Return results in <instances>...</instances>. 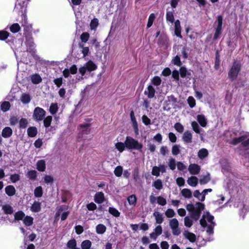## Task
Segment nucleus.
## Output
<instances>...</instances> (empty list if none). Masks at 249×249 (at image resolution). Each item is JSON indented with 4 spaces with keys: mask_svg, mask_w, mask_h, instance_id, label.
Listing matches in <instances>:
<instances>
[{
    "mask_svg": "<svg viewBox=\"0 0 249 249\" xmlns=\"http://www.w3.org/2000/svg\"><path fill=\"white\" fill-rule=\"evenodd\" d=\"M125 145V147L128 149H136L142 151V144L131 137H126Z\"/></svg>",
    "mask_w": 249,
    "mask_h": 249,
    "instance_id": "obj_1",
    "label": "nucleus"
},
{
    "mask_svg": "<svg viewBox=\"0 0 249 249\" xmlns=\"http://www.w3.org/2000/svg\"><path fill=\"white\" fill-rule=\"evenodd\" d=\"M241 68V65L239 61H234L232 67L229 72V77L232 80H235L239 73Z\"/></svg>",
    "mask_w": 249,
    "mask_h": 249,
    "instance_id": "obj_2",
    "label": "nucleus"
},
{
    "mask_svg": "<svg viewBox=\"0 0 249 249\" xmlns=\"http://www.w3.org/2000/svg\"><path fill=\"white\" fill-rule=\"evenodd\" d=\"M46 115V111L40 107H36L33 112V118L36 122L43 120Z\"/></svg>",
    "mask_w": 249,
    "mask_h": 249,
    "instance_id": "obj_3",
    "label": "nucleus"
},
{
    "mask_svg": "<svg viewBox=\"0 0 249 249\" xmlns=\"http://www.w3.org/2000/svg\"><path fill=\"white\" fill-rule=\"evenodd\" d=\"M196 209L190 214V217L195 221L198 220L202 211L204 209V205L200 202H196Z\"/></svg>",
    "mask_w": 249,
    "mask_h": 249,
    "instance_id": "obj_4",
    "label": "nucleus"
},
{
    "mask_svg": "<svg viewBox=\"0 0 249 249\" xmlns=\"http://www.w3.org/2000/svg\"><path fill=\"white\" fill-rule=\"evenodd\" d=\"M167 100H165L163 104V109L164 110L169 111L171 109V107L170 106V102H173L175 104L178 102L177 98H176L173 95L168 96L167 97Z\"/></svg>",
    "mask_w": 249,
    "mask_h": 249,
    "instance_id": "obj_5",
    "label": "nucleus"
},
{
    "mask_svg": "<svg viewBox=\"0 0 249 249\" xmlns=\"http://www.w3.org/2000/svg\"><path fill=\"white\" fill-rule=\"evenodd\" d=\"M220 163L221 166L222 172L224 173H227L231 171V167L230 163L226 159L221 160Z\"/></svg>",
    "mask_w": 249,
    "mask_h": 249,
    "instance_id": "obj_6",
    "label": "nucleus"
},
{
    "mask_svg": "<svg viewBox=\"0 0 249 249\" xmlns=\"http://www.w3.org/2000/svg\"><path fill=\"white\" fill-rule=\"evenodd\" d=\"M90 124H80L78 127L80 128V132L82 135L89 134L90 132Z\"/></svg>",
    "mask_w": 249,
    "mask_h": 249,
    "instance_id": "obj_7",
    "label": "nucleus"
},
{
    "mask_svg": "<svg viewBox=\"0 0 249 249\" xmlns=\"http://www.w3.org/2000/svg\"><path fill=\"white\" fill-rule=\"evenodd\" d=\"M188 170L191 174L197 175L200 170V167L196 164H191L189 166Z\"/></svg>",
    "mask_w": 249,
    "mask_h": 249,
    "instance_id": "obj_8",
    "label": "nucleus"
},
{
    "mask_svg": "<svg viewBox=\"0 0 249 249\" xmlns=\"http://www.w3.org/2000/svg\"><path fill=\"white\" fill-rule=\"evenodd\" d=\"M247 138L248 135L245 134L239 137L233 138L232 140L230 142V143L233 145H236L240 142L242 143V141L245 140Z\"/></svg>",
    "mask_w": 249,
    "mask_h": 249,
    "instance_id": "obj_9",
    "label": "nucleus"
},
{
    "mask_svg": "<svg viewBox=\"0 0 249 249\" xmlns=\"http://www.w3.org/2000/svg\"><path fill=\"white\" fill-rule=\"evenodd\" d=\"M182 139L186 143H191L192 142V135L190 131H185L182 135Z\"/></svg>",
    "mask_w": 249,
    "mask_h": 249,
    "instance_id": "obj_10",
    "label": "nucleus"
},
{
    "mask_svg": "<svg viewBox=\"0 0 249 249\" xmlns=\"http://www.w3.org/2000/svg\"><path fill=\"white\" fill-rule=\"evenodd\" d=\"M155 89L153 88V87L151 85H149L147 88V90L144 91V94L147 95V97L149 98H152L154 97L155 94Z\"/></svg>",
    "mask_w": 249,
    "mask_h": 249,
    "instance_id": "obj_11",
    "label": "nucleus"
},
{
    "mask_svg": "<svg viewBox=\"0 0 249 249\" xmlns=\"http://www.w3.org/2000/svg\"><path fill=\"white\" fill-rule=\"evenodd\" d=\"M13 134L12 129L8 126L4 127L1 132V136L4 138L10 137Z\"/></svg>",
    "mask_w": 249,
    "mask_h": 249,
    "instance_id": "obj_12",
    "label": "nucleus"
},
{
    "mask_svg": "<svg viewBox=\"0 0 249 249\" xmlns=\"http://www.w3.org/2000/svg\"><path fill=\"white\" fill-rule=\"evenodd\" d=\"M175 35L179 38H182L181 35V26L180 21L178 19H177L175 22Z\"/></svg>",
    "mask_w": 249,
    "mask_h": 249,
    "instance_id": "obj_13",
    "label": "nucleus"
},
{
    "mask_svg": "<svg viewBox=\"0 0 249 249\" xmlns=\"http://www.w3.org/2000/svg\"><path fill=\"white\" fill-rule=\"evenodd\" d=\"M183 234L184 236L191 242H194L196 240V235L188 231H185Z\"/></svg>",
    "mask_w": 249,
    "mask_h": 249,
    "instance_id": "obj_14",
    "label": "nucleus"
},
{
    "mask_svg": "<svg viewBox=\"0 0 249 249\" xmlns=\"http://www.w3.org/2000/svg\"><path fill=\"white\" fill-rule=\"evenodd\" d=\"M104 195L102 192L97 193L94 196V201L96 203L100 204L104 200Z\"/></svg>",
    "mask_w": 249,
    "mask_h": 249,
    "instance_id": "obj_15",
    "label": "nucleus"
},
{
    "mask_svg": "<svg viewBox=\"0 0 249 249\" xmlns=\"http://www.w3.org/2000/svg\"><path fill=\"white\" fill-rule=\"evenodd\" d=\"M36 169L40 172H43L46 169L45 161L43 160H40L37 161L36 163Z\"/></svg>",
    "mask_w": 249,
    "mask_h": 249,
    "instance_id": "obj_16",
    "label": "nucleus"
},
{
    "mask_svg": "<svg viewBox=\"0 0 249 249\" xmlns=\"http://www.w3.org/2000/svg\"><path fill=\"white\" fill-rule=\"evenodd\" d=\"M6 194L9 196H14L16 193V189L13 185H8L5 188Z\"/></svg>",
    "mask_w": 249,
    "mask_h": 249,
    "instance_id": "obj_17",
    "label": "nucleus"
},
{
    "mask_svg": "<svg viewBox=\"0 0 249 249\" xmlns=\"http://www.w3.org/2000/svg\"><path fill=\"white\" fill-rule=\"evenodd\" d=\"M27 134L30 137H35L37 134V129L35 126H30L27 129Z\"/></svg>",
    "mask_w": 249,
    "mask_h": 249,
    "instance_id": "obj_18",
    "label": "nucleus"
},
{
    "mask_svg": "<svg viewBox=\"0 0 249 249\" xmlns=\"http://www.w3.org/2000/svg\"><path fill=\"white\" fill-rule=\"evenodd\" d=\"M32 82L34 84H38L42 81L41 76L37 73H35L31 76Z\"/></svg>",
    "mask_w": 249,
    "mask_h": 249,
    "instance_id": "obj_19",
    "label": "nucleus"
},
{
    "mask_svg": "<svg viewBox=\"0 0 249 249\" xmlns=\"http://www.w3.org/2000/svg\"><path fill=\"white\" fill-rule=\"evenodd\" d=\"M153 216L155 217L156 222L157 224H161L163 221V217L162 214L159 212H155L153 213Z\"/></svg>",
    "mask_w": 249,
    "mask_h": 249,
    "instance_id": "obj_20",
    "label": "nucleus"
},
{
    "mask_svg": "<svg viewBox=\"0 0 249 249\" xmlns=\"http://www.w3.org/2000/svg\"><path fill=\"white\" fill-rule=\"evenodd\" d=\"M31 97L29 94L23 93L20 97V100L24 104H27L31 101Z\"/></svg>",
    "mask_w": 249,
    "mask_h": 249,
    "instance_id": "obj_21",
    "label": "nucleus"
},
{
    "mask_svg": "<svg viewBox=\"0 0 249 249\" xmlns=\"http://www.w3.org/2000/svg\"><path fill=\"white\" fill-rule=\"evenodd\" d=\"M31 210L35 213L39 212L41 210V203L35 201L31 207Z\"/></svg>",
    "mask_w": 249,
    "mask_h": 249,
    "instance_id": "obj_22",
    "label": "nucleus"
},
{
    "mask_svg": "<svg viewBox=\"0 0 249 249\" xmlns=\"http://www.w3.org/2000/svg\"><path fill=\"white\" fill-rule=\"evenodd\" d=\"M208 155V151L205 148H202L199 150L197 153L198 158L203 160L206 158Z\"/></svg>",
    "mask_w": 249,
    "mask_h": 249,
    "instance_id": "obj_23",
    "label": "nucleus"
},
{
    "mask_svg": "<svg viewBox=\"0 0 249 249\" xmlns=\"http://www.w3.org/2000/svg\"><path fill=\"white\" fill-rule=\"evenodd\" d=\"M187 183L189 185L195 187L198 183V178L195 176H192L187 179Z\"/></svg>",
    "mask_w": 249,
    "mask_h": 249,
    "instance_id": "obj_24",
    "label": "nucleus"
},
{
    "mask_svg": "<svg viewBox=\"0 0 249 249\" xmlns=\"http://www.w3.org/2000/svg\"><path fill=\"white\" fill-rule=\"evenodd\" d=\"M197 120L201 126H206L207 124V121L204 115H198L197 116Z\"/></svg>",
    "mask_w": 249,
    "mask_h": 249,
    "instance_id": "obj_25",
    "label": "nucleus"
},
{
    "mask_svg": "<svg viewBox=\"0 0 249 249\" xmlns=\"http://www.w3.org/2000/svg\"><path fill=\"white\" fill-rule=\"evenodd\" d=\"M180 76L182 78L191 75V72L188 71L185 67H181L180 68Z\"/></svg>",
    "mask_w": 249,
    "mask_h": 249,
    "instance_id": "obj_26",
    "label": "nucleus"
},
{
    "mask_svg": "<svg viewBox=\"0 0 249 249\" xmlns=\"http://www.w3.org/2000/svg\"><path fill=\"white\" fill-rule=\"evenodd\" d=\"M85 66L89 71H94L97 68L96 65L91 61H88Z\"/></svg>",
    "mask_w": 249,
    "mask_h": 249,
    "instance_id": "obj_27",
    "label": "nucleus"
},
{
    "mask_svg": "<svg viewBox=\"0 0 249 249\" xmlns=\"http://www.w3.org/2000/svg\"><path fill=\"white\" fill-rule=\"evenodd\" d=\"M2 209L5 214H12L14 213V210L12 206L9 205H5L2 206Z\"/></svg>",
    "mask_w": 249,
    "mask_h": 249,
    "instance_id": "obj_28",
    "label": "nucleus"
},
{
    "mask_svg": "<svg viewBox=\"0 0 249 249\" xmlns=\"http://www.w3.org/2000/svg\"><path fill=\"white\" fill-rule=\"evenodd\" d=\"M181 195L185 198H190L192 196V192L190 189H183L181 191Z\"/></svg>",
    "mask_w": 249,
    "mask_h": 249,
    "instance_id": "obj_29",
    "label": "nucleus"
},
{
    "mask_svg": "<svg viewBox=\"0 0 249 249\" xmlns=\"http://www.w3.org/2000/svg\"><path fill=\"white\" fill-rule=\"evenodd\" d=\"M210 180V174L207 173V175L201 176L199 179V183L200 184H205L208 183Z\"/></svg>",
    "mask_w": 249,
    "mask_h": 249,
    "instance_id": "obj_30",
    "label": "nucleus"
},
{
    "mask_svg": "<svg viewBox=\"0 0 249 249\" xmlns=\"http://www.w3.org/2000/svg\"><path fill=\"white\" fill-rule=\"evenodd\" d=\"M27 177L31 180H36L37 177L36 171L35 170H30L28 171L27 174Z\"/></svg>",
    "mask_w": 249,
    "mask_h": 249,
    "instance_id": "obj_31",
    "label": "nucleus"
},
{
    "mask_svg": "<svg viewBox=\"0 0 249 249\" xmlns=\"http://www.w3.org/2000/svg\"><path fill=\"white\" fill-rule=\"evenodd\" d=\"M91 246V242L89 240L83 241L81 244V247L82 249H89Z\"/></svg>",
    "mask_w": 249,
    "mask_h": 249,
    "instance_id": "obj_32",
    "label": "nucleus"
},
{
    "mask_svg": "<svg viewBox=\"0 0 249 249\" xmlns=\"http://www.w3.org/2000/svg\"><path fill=\"white\" fill-rule=\"evenodd\" d=\"M10 107L11 105L9 102L4 101L2 103L0 108L3 112H6L10 109Z\"/></svg>",
    "mask_w": 249,
    "mask_h": 249,
    "instance_id": "obj_33",
    "label": "nucleus"
},
{
    "mask_svg": "<svg viewBox=\"0 0 249 249\" xmlns=\"http://www.w3.org/2000/svg\"><path fill=\"white\" fill-rule=\"evenodd\" d=\"M24 224L27 226H30L33 224V218L31 216H26L23 219Z\"/></svg>",
    "mask_w": 249,
    "mask_h": 249,
    "instance_id": "obj_34",
    "label": "nucleus"
},
{
    "mask_svg": "<svg viewBox=\"0 0 249 249\" xmlns=\"http://www.w3.org/2000/svg\"><path fill=\"white\" fill-rule=\"evenodd\" d=\"M25 217V213L22 211H19L14 214L15 220H22Z\"/></svg>",
    "mask_w": 249,
    "mask_h": 249,
    "instance_id": "obj_35",
    "label": "nucleus"
},
{
    "mask_svg": "<svg viewBox=\"0 0 249 249\" xmlns=\"http://www.w3.org/2000/svg\"><path fill=\"white\" fill-rule=\"evenodd\" d=\"M152 186L158 190H161L163 187L162 181L160 179H158L155 181L153 183Z\"/></svg>",
    "mask_w": 249,
    "mask_h": 249,
    "instance_id": "obj_36",
    "label": "nucleus"
},
{
    "mask_svg": "<svg viewBox=\"0 0 249 249\" xmlns=\"http://www.w3.org/2000/svg\"><path fill=\"white\" fill-rule=\"evenodd\" d=\"M96 232L98 234L104 233L106 230V227L103 224H98L96 228Z\"/></svg>",
    "mask_w": 249,
    "mask_h": 249,
    "instance_id": "obj_37",
    "label": "nucleus"
},
{
    "mask_svg": "<svg viewBox=\"0 0 249 249\" xmlns=\"http://www.w3.org/2000/svg\"><path fill=\"white\" fill-rule=\"evenodd\" d=\"M43 194L42 188L41 186L37 187L34 190L35 196L36 197H40L42 196Z\"/></svg>",
    "mask_w": 249,
    "mask_h": 249,
    "instance_id": "obj_38",
    "label": "nucleus"
},
{
    "mask_svg": "<svg viewBox=\"0 0 249 249\" xmlns=\"http://www.w3.org/2000/svg\"><path fill=\"white\" fill-rule=\"evenodd\" d=\"M174 11L172 12L167 11L166 13V18L167 21L173 23L174 22Z\"/></svg>",
    "mask_w": 249,
    "mask_h": 249,
    "instance_id": "obj_39",
    "label": "nucleus"
},
{
    "mask_svg": "<svg viewBox=\"0 0 249 249\" xmlns=\"http://www.w3.org/2000/svg\"><path fill=\"white\" fill-rule=\"evenodd\" d=\"M52 118L53 117L51 116H48L47 117L44 118L43 119V124L45 127L47 128L50 126L52 121Z\"/></svg>",
    "mask_w": 249,
    "mask_h": 249,
    "instance_id": "obj_40",
    "label": "nucleus"
},
{
    "mask_svg": "<svg viewBox=\"0 0 249 249\" xmlns=\"http://www.w3.org/2000/svg\"><path fill=\"white\" fill-rule=\"evenodd\" d=\"M131 121L132 124V126L134 128L135 133L136 135L139 134V128H138V125L136 121V118L133 119H131Z\"/></svg>",
    "mask_w": 249,
    "mask_h": 249,
    "instance_id": "obj_41",
    "label": "nucleus"
},
{
    "mask_svg": "<svg viewBox=\"0 0 249 249\" xmlns=\"http://www.w3.org/2000/svg\"><path fill=\"white\" fill-rule=\"evenodd\" d=\"M76 241L75 239H72L69 240L67 244V246L68 248L71 249H73L76 247Z\"/></svg>",
    "mask_w": 249,
    "mask_h": 249,
    "instance_id": "obj_42",
    "label": "nucleus"
},
{
    "mask_svg": "<svg viewBox=\"0 0 249 249\" xmlns=\"http://www.w3.org/2000/svg\"><path fill=\"white\" fill-rule=\"evenodd\" d=\"M20 29V27L18 23H14L10 28V31L13 33H18Z\"/></svg>",
    "mask_w": 249,
    "mask_h": 249,
    "instance_id": "obj_43",
    "label": "nucleus"
},
{
    "mask_svg": "<svg viewBox=\"0 0 249 249\" xmlns=\"http://www.w3.org/2000/svg\"><path fill=\"white\" fill-rule=\"evenodd\" d=\"M123 167L121 166H117L114 171L115 175L117 177H120L123 173Z\"/></svg>",
    "mask_w": 249,
    "mask_h": 249,
    "instance_id": "obj_44",
    "label": "nucleus"
},
{
    "mask_svg": "<svg viewBox=\"0 0 249 249\" xmlns=\"http://www.w3.org/2000/svg\"><path fill=\"white\" fill-rule=\"evenodd\" d=\"M108 212L115 217H119L120 215V213L113 207H109L108 209Z\"/></svg>",
    "mask_w": 249,
    "mask_h": 249,
    "instance_id": "obj_45",
    "label": "nucleus"
},
{
    "mask_svg": "<svg viewBox=\"0 0 249 249\" xmlns=\"http://www.w3.org/2000/svg\"><path fill=\"white\" fill-rule=\"evenodd\" d=\"M127 200L130 205L135 206L136 203L137 198L135 195H132L128 197Z\"/></svg>",
    "mask_w": 249,
    "mask_h": 249,
    "instance_id": "obj_46",
    "label": "nucleus"
},
{
    "mask_svg": "<svg viewBox=\"0 0 249 249\" xmlns=\"http://www.w3.org/2000/svg\"><path fill=\"white\" fill-rule=\"evenodd\" d=\"M180 146L179 145L175 144L172 146V153L174 155H178L180 152V150L179 149Z\"/></svg>",
    "mask_w": 249,
    "mask_h": 249,
    "instance_id": "obj_47",
    "label": "nucleus"
},
{
    "mask_svg": "<svg viewBox=\"0 0 249 249\" xmlns=\"http://www.w3.org/2000/svg\"><path fill=\"white\" fill-rule=\"evenodd\" d=\"M57 110L58 107L56 104H52L51 105L49 111L52 114H55L57 112Z\"/></svg>",
    "mask_w": 249,
    "mask_h": 249,
    "instance_id": "obj_48",
    "label": "nucleus"
},
{
    "mask_svg": "<svg viewBox=\"0 0 249 249\" xmlns=\"http://www.w3.org/2000/svg\"><path fill=\"white\" fill-rule=\"evenodd\" d=\"M125 146V142H118L116 143L115 147L120 152H122L124 150Z\"/></svg>",
    "mask_w": 249,
    "mask_h": 249,
    "instance_id": "obj_49",
    "label": "nucleus"
},
{
    "mask_svg": "<svg viewBox=\"0 0 249 249\" xmlns=\"http://www.w3.org/2000/svg\"><path fill=\"white\" fill-rule=\"evenodd\" d=\"M28 125V121L25 118H22L20 120L19 126L21 128H25Z\"/></svg>",
    "mask_w": 249,
    "mask_h": 249,
    "instance_id": "obj_50",
    "label": "nucleus"
},
{
    "mask_svg": "<svg viewBox=\"0 0 249 249\" xmlns=\"http://www.w3.org/2000/svg\"><path fill=\"white\" fill-rule=\"evenodd\" d=\"M184 225L187 227H191L193 225V221L191 220V217L189 216L185 217L184 219Z\"/></svg>",
    "mask_w": 249,
    "mask_h": 249,
    "instance_id": "obj_51",
    "label": "nucleus"
},
{
    "mask_svg": "<svg viewBox=\"0 0 249 249\" xmlns=\"http://www.w3.org/2000/svg\"><path fill=\"white\" fill-rule=\"evenodd\" d=\"M179 223L177 219L173 218L169 221V226L171 228L178 227Z\"/></svg>",
    "mask_w": 249,
    "mask_h": 249,
    "instance_id": "obj_52",
    "label": "nucleus"
},
{
    "mask_svg": "<svg viewBox=\"0 0 249 249\" xmlns=\"http://www.w3.org/2000/svg\"><path fill=\"white\" fill-rule=\"evenodd\" d=\"M155 18V16L154 14H151L148 18V21L147 24V28H150L153 24V21Z\"/></svg>",
    "mask_w": 249,
    "mask_h": 249,
    "instance_id": "obj_53",
    "label": "nucleus"
},
{
    "mask_svg": "<svg viewBox=\"0 0 249 249\" xmlns=\"http://www.w3.org/2000/svg\"><path fill=\"white\" fill-rule=\"evenodd\" d=\"M44 182L47 184H52L54 181V179L53 177L50 175H45L44 177Z\"/></svg>",
    "mask_w": 249,
    "mask_h": 249,
    "instance_id": "obj_54",
    "label": "nucleus"
},
{
    "mask_svg": "<svg viewBox=\"0 0 249 249\" xmlns=\"http://www.w3.org/2000/svg\"><path fill=\"white\" fill-rule=\"evenodd\" d=\"M165 214L167 217L170 218L174 217L176 213L173 209H168L165 212Z\"/></svg>",
    "mask_w": 249,
    "mask_h": 249,
    "instance_id": "obj_55",
    "label": "nucleus"
},
{
    "mask_svg": "<svg viewBox=\"0 0 249 249\" xmlns=\"http://www.w3.org/2000/svg\"><path fill=\"white\" fill-rule=\"evenodd\" d=\"M174 127L179 133H182L183 131V126L179 123H176L174 125Z\"/></svg>",
    "mask_w": 249,
    "mask_h": 249,
    "instance_id": "obj_56",
    "label": "nucleus"
},
{
    "mask_svg": "<svg viewBox=\"0 0 249 249\" xmlns=\"http://www.w3.org/2000/svg\"><path fill=\"white\" fill-rule=\"evenodd\" d=\"M168 166L170 167V169L172 170H174L176 168V161L173 158H171L169 160L168 162Z\"/></svg>",
    "mask_w": 249,
    "mask_h": 249,
    "instance_id": "obj_57",
    "label": "nucleus"
},
{
    "mask_svg": "<svg viewBox=\"0 0 249 249\" xmlns=\"http://www.w3.org/2000/svg\"><path fill=\"white\" fill-rule=\"evenodd\" d=\"M9 33L5 31H0V40H4L9 36Z\"/></svg>",
    "mask_w": 249,
    "mask_h": 249,
    "instance_id": "obj_58",
    "label": "nucleus"
},
{
    "mask_svg": "<svg viewBox=\"0 0 249 249\" xmlns=\"http://www.w3.org/2000/svg\"><path fill=\"white\" fill-rule=\"evenodd\" d=\"M89 34L87 32H84L81 35L80 38L82 42H86L89 39Z\"/></svg>",
    "mask_w": 249,
    "mask_h": 249,
    "instance_id": "obj_59",
    "label": "nucleus"
},
{
    "mask_svg": "<svg viewBox=\"0 0 249 249\" xmlns=\"http://www.w3.org/2000/svg\"><path fill=\"white\" fill-rule=\"evenodd\" d=\"M187 101L190 107L193 108L195 106L196 101L192 96H189L187 99Z\"/></svg>",
    "mask_w": 249,
    "mask_h": 249,
    "instance_id": "obj_60",
    "label": "nucleus"
},
{
    "mask_svg": "<svg viewBox=\"0 0 249 249\" xmlns=\"http://www.w3.org/2000/svg\"><path fill=\"white\" fill-rule=\"evenodd\" d=\"M10 179L12 182L15 183L20 179V177L18 174H15L10 176Z\"/></svg>",
    "mask_w": 249,
    "mask_h": 249,
    "instance_id": "obj_61",
    "label": "nucleus"
},
{
    "mask_svg": "<svg viewBox=\"0 0 249 249\" xmlns=\"http://www.w3.org/2000/svg\"><path fill=\"white\" fill-rule=\"evenodd\" d=\"M161 79L159 76H156L152 79V83L155 86H159L161 84Z\"/></svg>",
    "mask_w": 249,
    "mask_h": 249,
    "instance_id": "obj_62",
    "label": "nucleus"
},
{
    "mask_svg": "<svg viewBox=\"0 0 249 249\" xmlns=\"http://www.w3.org/2000/svg\"><path fill=\"white\" fill-rule=\"evenodd\" d=\"M157 202L159 205L164 206L166 204V200L162 196H158L157 197Z\"/></svg>",
    "mask_w": 249,
    "mask_h": 249,
    "instance_id": "obj_63",
    "label": "nucleus"
},
{
    "mask_svg": "<svg viewBox=\"0 0 249 249\" xmlns=\"http://www.w3.org/2000/svg\"><path fill=\"white\" fill-rule=\"evenodd\" d=\"M172 62L174 65L178 66L181 65L180 57L178 55H176L172 60Z\"/></svg>",
    "mask_w": 249,
    "mask_h": 249,
    "instance_id": "obj_64",
    "label": "nucleus"
}]
</instances>
